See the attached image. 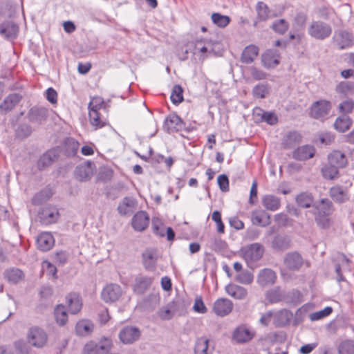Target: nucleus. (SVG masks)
Returning a JSON list of instances; mask_svg holds the SVG:
<instances>
[{"instance_id": "nucleus-1", "label": "nucleus", "mask_w": 354, "mask_h": 354, "mask_svg": "<svg viewBox=\"0 0 354 354\" xmlns=\"http://www.w3.org/2000/svg\"><path fill=\"white\" fill-rule=\"evenodd\" d=\"M241 252L247 264L251 266L254 263L262 258L264 248L261 244L254 243L243 247Z\"/></svg>"}, {"instance_id": "nucleus-2", "label": "nucleus", "mask_w": 354, "mask_h": 354, "mask_svg": "<svg viewBox=\"0 0 354 354\" xmlns=\"http://www.w3.org/2000/svg\"><path fill=\"white\" fill-rule=\"evenodd\" d=\"M308 32L312 37L324 40L330 37L332 28L330 24L322 21H313L308 27Z\"/></svg>"}, {"instance_id": "nucleus-3", "label": "nucleus", "mask_w": 354, "mask_h": 354, "mask_svg": "<svg viewBox=\"0 0 354 354\" xmlns=\"http://www.w3.org/2000/svg\"><path fill=\"white\" fill-rule=\"evenodd\" d=\"M332 108L331 102L326 100H320L313 102L310 108V116L316 120H324L327 118Z\"/></svg>"}, {"instance_id": "nucleus-4", "label": "nucleus", "mask_w": 354, "mask_h": 354, "mask_svg": "<svg viewBox=\"0 0 354 354\" xmlns=\"http://www.w3.org/2000/svg\"><path fill=\"white\" fill-rule=\"evenodd\" d=\"M28 343L36 348L44 347L48 341L46 332L39 326H32L27 333Z\"/></svg>"}, {"instance_id": "nucleus-5", "label": "nucleus", "mask_w": 354, "mask_h": 354, "mask_svg": "<svg viewBox=\"0 0 354 354\" xmlns=\"http://www.w3.org/2000/svg\"><path fill=\"white\" fill-rule=\"evenodd\" d=\"M111 347V340L104 337L99 344L93 342L87 343L84 346L83 354H107Z\"/></svg>"}, {"instance_id": "nucleus-6", "label": "nucleus", "mask_w": 354, "mask_h": 354, "mask_svg": "<svg viewBox=\"0 0 354 354\" xmlns=\"http://www.w3.org/2000/svg\"><path fill=\"white\" fill-rule=\"evenodd\" d=\"M141 332L138 327L126 326L120 330L118 337L124 344H131L138 341Z\"/></svg>"}, {"instance_id": "nucleus-7", "label": "nucleus", "mask_w": 354, "mask_h": 354, "mask_svg": "<svg viewBox=\"0 0 354 354\" xmlns=\"http://www.w3.org/2000/svg\"><path fill=\"white\" fill-rule=\"evenodd\" d=\"M333 41L340 49H346L351 47L353 44V37L351 33L344 30L335 31Z\"/></svg>"}, {"instance_id": "nucleus-8", "label": "nucleus", "mask_w": 354, "mask_h": 354, "mask_svg": "<svg viewBox=\"0 0 354 354\" xmlns=\"http://www.w3.org/2000/svg\"><path fill=\"white\" fill-rule=\"evenodd\" d=\"M121 295V287L118 284L111 283L103 288L101 292V297L106 303L114 302L119 299Z\"/></svg>"}, {"instance_id": "nucleus-9", "label": "nucleus", "mask_w": 354, "mask_h": 354, "mask_svg": "<svg viewBox=\"0 0 354 354\" xmlns=\"http://www.w3.org/2000/svg\"><path fill=\"white\" fill-rule=\"evenodd\" d=\"M19 32V26L12 21H6L0 24V35L8 41L17 38Z\"/></svg>"}, {"instance_id": "nucleus-10", "label": "nucleus", "mask_w": 354, "mask_h": 354, "mask_svg": "<svg viewBox=\"0 0 354 354\" xmlns=\"http://www.w3.org/2000/svg\"><path fill=\"white\" fill-rule=\"evenodd\" d=\"M233 309V303L228 299L219 298L213 304V312L219 317L229 315Z\"/></svg>"}, {"instance_id": "nucleus-11", "label": "nucleus", "mask_w": 354, "mask_h": 354, "mask_svg": "<svg viewBox=\"0 0 354 354\" xmlns=\"http://www.w3.org/2000/svg\"><path fill=\"white\" fill-rule=\"evenodd\" d=\"M333 212V203L328 198H323L319 202H315L310 210L306 212L313 215L317 214H330Z\"/></svg>"}, {"instance_id": "nucleus-12", "label": "nucleus", "mask_w": 354, "mask_h": 354, "mask_svg": "<svg viewBox=\"0 0 354 354\" xmlns=\"http://www.w3.org/2000/svg\"><path fill=\"white\" fill-rule=\"evenodd\" d=\"M183 127V120L176 113L169 114L165 120L164 128L169 133L180 131Z\"/></svg>"}, {"instance_id": "nucleus-13", "label": "nucleus", "mask_w": 354, "mask_h": 354, "mask_svg": "<svg viewBox=\"0 0 354 354\" xmlns=\"http://www.w3.org/2000/svg\"><path fill=\"white\" fill-rule=\"evenodd\" d=\"M22 98V95L19 93H10L0 104V113L6 114L11 111L21 102Z\"/></svg>"}, {"instance_id": "nucleus-14", "label": "nucleus", "mask_w": 354, "mask_h": 354, "mask_svg": "<svg viewBox=\"0 0 354 354\" xmlns=\"http://www.w3.org/2000/svg\"><path fill=\"white\" fill-rule=\"evenodd\" d=\"M93 163L87 161L77 165L75 170V178L80 181L88 180L93 174Z\"/></svg>"}, {"instance_id": "nucleus-15", "label": "nucleus", "mask_w": 354, "mask_h": 354, "mask_svg": "<svg viewBox=\"0 0 354 354\" xmlns=\"http://www.w3.org/2000/svg\"><path fill=\"white\" fill-rule=\"evenodd\" d=\"M149 216L145 211L138 212L132 218L133 228L138 232L144 231L149 225Z\"/></svg>"}, {"instance_id": "nucleus-16", "label": "nucleus", "mask_w": 354, "mask_h": 354, "mask_svg": "<svg viewBox=\"0 0 354 354\" xmlns=\"http://www.w3.org/2000/svg\"><path fill=\"white\" fill-rule=\"evenodd\" d=\"M277 279L274 271L270 268H264L259 271L257 281L261 287H266L274 284Z\"/></svg>"}, {"instance_id": "nucleus-17", "label": "nucleus", "mask_w": 354, "mask_h": 354, "mask_svg": "<svg viewBox=\"0 0 354 354\" xmlns=\"http://www.w3.org/2000/svg\"><path fill=\"white\" fill-rule=\"evenodd\" d=\"M283 263L288 269L298 270L303 265V258L297 252H288L284 258Z\"/></svg>"}, {"instance_id": "nucleus-18", "label": "nucleus", "mask_w": 354, "mask_h": 354, "mask_svg": "<svg viewBox=\"0 0 354 354\" xmlns=\"http://www.w3.org/2000/svg\"><path fill=\"white\" fill-rule=\"evenodd\" d=\"M153 278L151 277L139 275L135 279L133 290L138 295L144 294L151 286Z\"/></svg>"}, {"instance_id": "nucleus-19", "label": "nucleus", "mask_w": 354, "mask_h": 354, "mask_svg": "<svg viewBox=\"0 0 354 354\" xmlns=\"http://www.w3.org/2000/svg\"><path fill=\"white\" fill-rule=\"evenodd\" d=\"M59 216L58 210L51 207L43 208L39 213L41 221L46 225L55 223L58 220Z\"/></svg>"}, {"instance_id": "nucleus-20", "label": "nucleus", "mask_w": 354, "mask_h": 354, "mask_svg": "<svg viewBox=\"0 0 354 354\" xmlns=\"http://www.w3.org/2000/svg\"><path fill=\"white\" fill-rule=\"evenodd\" d=\"M37 244L40 250L48 251L54 245L55 239L50 232H41L37 239Z\"/></svg>"}, {"instance_id": "nucleus-21", "label": "nucleus", "mask_w": 354, "mask_h": 354, "mask_svg": "<svg viewBox=\"0 0 354 354\" xmlns=\"http://www.w3.org/2000/svg\"><path fill=\"white\" fill-rule=\"evenodd\" d=\"M254 337V333L244 326L236 328L232 335L233 339L237 343H245L251 340Z\"/></svg>"}, {"instance_id": "nucleus-22", "label": "nucleus", "mask_w": 354, "mask_h": 354, "mask_svg": "<svg viewBox=\"0 0 354 354\" xmlns=\"http://www.w3.org/2000/svg\"><path fill=\"white\" fill-rule=\"evenodd\" d=\"M59 153L55 149H52L44 153L39 159L37 165L39 169H42L51 165L58 158Z\"/></svg>"}, {"instance_id": "nucleus-23", "label": "nucleus", "mask_w": 354, "mask_h": 354, "mask_svg": "<svg viewBox=\"0 0 354 354\" xmlns=\"http://www.w3.org/2000/svg\"><path fill=\"white\" fill-rule=\"evenodd\" d=\"M315 149L310 145H304L298 147L292 153V157L297 160H306L313 158Z\"/></svg>"}, {"instance_id": "nucleus-24", "label": "nucleus", "mask_w": 354, "mask_h": 354, "mask_svg": "<svg viewBox=\"0 0 354 354\" xmlns=\"http://www.w3.org/2000/svg\"><path fill=\"white\" fill-rule=\"evenodd\" d=\"M136 201L133 197H124L118 206V212L121 216H126L133 212Z\"/></svg>"}, {"instance_id": "nucleus-25", "label": "nucleus", "mask_w": 354, "mask_h": 354, "mask_svg": "<svg viewBox=\"0 0 354 354\" xmlns=\"http://www.w3.org/2000/svg\"><path fill=\"white\" fill-rule=\"evenodd\" d=\"M252 222L254 225L267 226L270 223V216L264 210H256L252 212Z\"/></svg>"}, {"instance_id": "nucleus-26", "label": "nucleus", "mask_w": 354, "mask_h": 354, "mask_svg": "<svg viewBox=\"0 0 354 354\" xmlns=\"http://www.w3.org/2000/svg\"><path fill=\"white\" fill-rule=\"evenodd\" d=\"M66 302L68 310L72 314H76L80 311L82 306L80 297L75 293H71L66 296Z\"/></svg>"}, {"instance_id": "nucleus-27", "label": "nucleus", "mask_w": 354, "mask_h": 354, "mask_svg": "<svg viewBox=\"0 0 354 354\" xmlns=\"http://www.w3.org/2000/svg\"><path fill=\"white\" fill-rule=\"evenodd\" d=\"M291 240L287 235L277 234L272 241V248L277 250H285L290 247Z\"/></svg>"}, {"instance_id": "nucleus-28", "label": "nucleus", "mask_w": 354, "mask_h": 354, "mask_svg": "<svg viewBox=\"0 0 354 354\" xmlns=\"http://www.w3.org/2000/svg\"><path fill=\"white\" fill-rule=\"evenodd\" d=\"M330 196L337 203H342L349 199L347 191L340 186L333 187L330 189Z\"/></svg>"}, {"instance_id": "nucleus-29", "label": "nucleus", "mask_w": 354, "mask_h": 354, "mask_svg": "<svg viewBox=\"0 0 354 354\" xmlns=\"http://www.w3.org/2000/svg\"><path fill=\"white\" fill-rule=\"evenodd\" d=\"M226 292L236 299H243L248 295L247 290L239 285L236 284H228L225 287Z\"/></svg>"}, {"instance_id": "nucleus-30", "label": "nucleus", "mask_w": 354, "mask_h": 354, "mask_svg": "<svg viewBox=\"0 0 354 354\" xmlns=\"http://www.w3.org/2000/svg\"><path fill=\"white\" fill-rule=\"evenodd\" d=\"M259 48L254 45H250L243 50L241 61L246 64L252 63L258 56Z\"/></svg>"}, {"instance_id": "nucleus-31", "label": "nucleus", "mask_w": 354, "mask_h": 354, "mask_svg": "<svg viewBox=\"0 0 354 354\" xmlns=\"http://www.w3.org/2000/svg\"><path fill=\"white\" fill-rule=\"evenodd\" d=\"M214 351V347H209V339L205 337L198 338L195 347V354H212Z\"/></svg>"}, {"instance_id": "nucleus-32", "label": "nucleus", "mask_w": 354, "mask_h": 354, "mask_svg": "<svg viewBox=\"0 0 354 354\" xmlns=\"http://www.w3.org/2000/svg\"><path fill=\"white\" fill-rule=\"evenodd\" d=\"M351 118L346 115H342L337 117L334 122L335 129L341 133L348 131L352 126Z\"/></svg>"}, {"instance_id": "nucleus-33", "label": "nucleus", "mask_w": 354, "mask_h": 354, "mask_svg": "<svg viewBox=\"0 0 354 354\" xmlns=\"http://www.w3.org/2000/svg\"><path fill=\"white\" fill-rule=\"evenodd\" d=\"M329 164L333 165L339 168L344 167L347 164V159L340 151H334L328 155Z\"/></svg>"}, {"instance_id": "nucleus-34", "label": "nucleus", "mask_w": 354, "mask_h": 354, "mask_svg": "<svg viewBox=\"0 0 354 354\" xmlns=\"http://www.w3.org/2000/svg\"><path fill=\"white\" fill-rule=\"evenodd\" d=\"M48 116V110L45 108H32L28 113L29 120L31 122H39L46 120Z\"/></svg>"}, {"instance_id": "nucleus-35", "label": "nucleus", "mask_w": 354, "mask_h": 354, "mask_svg": "<svg viewBox=\"0 0 354 354\" xmlns=\"http://www.w3.org/2000/svg\"><path fill=\"white\" fill-rule=\"evenodd\" d=\"M279 53L275 49L267 50L263 55L262 61L265 66H271L279 64Z\"/></svg>"}, {"instance_id": "nucleus-36", "label": "nucleus", "mask_w": 354, "mask_h": 354, "mask_svg": "<svg viewBox=\"0 0 354 354\" xmlns=\"http://www.w3.org/2000/svg\"><path fill=\"white\" fill-rule=\"evenodd\" d=\"M80 144L73 138L65 139L63 145V150L67 156H75L79 149Z\"/></svg>"}, {"instance_id": "nucleus-37", "label": "nucleus", "mask_w": 354, "mask_h": 354, "mask_svg": "<svg viewBox=\"0 0 354 354\" xmlns=\"http://www.w3.org/2000/svg\"><path fill=\"white\" fill-rule=\"evenodd\" d=\"M292 317V313L286 309L277 312L274 316V324L277 326H284L289 324Z\"/></svg>"}, {"instance_id": "nucleus-38", "label": "nucleus", "mask_w": 354, "mask_h": 354, "mask_svg": "<svg viewBox=\"0 0 354 354\" xmlns=\"http://www.w3.org/2000/svg\"><path fill=\"white\" fill-rule=\"evenodd\" d=\"M263 207L270 211L277 210L281 205L280 199L273 195H266L262 198Z\"/></svg>"}, {"instance_id": "nucleus-39", "label": "nucleus", "mask_w": 354, "mask_h": 354, "mask_svg": "<svg viewBox=\"0 0 354 354\" xmlns=\"http://www.w3.org/2000/svg\"><path fill=\"white\" fill-rule=\"evenodd\" d=\"M296 202L297 205L303 208L312 207L314 202V197L313 194L308 192H301L296 197Z\"/></svg>"}, {"instance_id": "nucleus-40", "label": "nucleus", "mask_w": 354, "mask_h": 354, "mask_svg": "<svg viewBox=\"0 0 354 354\" xmlns=\"http://www.w3.org/2000/svg\"><path fill=\"white\" fill-rule=\"evenodd\" d=\"M220 44L218 42L207 40L205 41L203 47H201L197 52L202 54L218 55L220 50Z\"/></svg>"}, {"instance_id": "nucleus-41", "label": "nucleus", "mask_w": 354, "mask_h": 354, "mask_svg": "<svg viewBox=\"0 0 354 354\" xmlns=\"http://www.w3.org/2000/svg\"><path fill=\"white\" fill-rule=\"evenodd\" d=\"M254 114L260 116L262 121L266 122L270 125H274L278 122L277 116L273 112L265 111L260 108H256L254 109Z\"/></svg>"}, {"instance_id": "nucleus-42", "label": "nucleus", "mask_w": 354, "mask_h": 354, "mask_svg": "<svg viewBox=\"0 0 354 354\" xmlns=\"http://www.w3.org/2000/svg\"><path fill=\"white\" fill-rule=\"evenodd\" d=\"M93 329V325L88 320H81L75 326L76 333L80 336H86L91 334Z\"/></svg>"}, {"instance_id": "nucleus-43", "label": "nucleus", "mask_w": 354, "mask_h": 354, "mask_svg": "<svg viewBox=\"0 0 354 354\" xmlns=\"http://www.w3.org/2000/svg\"><path fill=\"white\" fill-rule=\"evenodd\" d=\"M335 91L344 97L354 94V83L352 82H341L335 88Z\"/></svg>"}, {"instance_id": "nucleus-44", "label": "nucleus", "mask_w": 354, "mask_h": 354, "mask_svg": "<svg viewBox=\"0 0 354 354\" xmlns=\"http://www.w3.org/2000/svg\"><path fill=\"white\" fill-rule=\"evenodd\" d=\"M283 297V292L278 286L268 290L266 294V299L271 304L281 301Z\"/></svg>"}, {"instance_id": "nucleus-45", "label": "nucleus", "mask_w": 354, "mask_h": 354, "mask_svg": "<svg viewBox=\"0 0 354 354\" xmlns=\"http://www.w3.org/2000/svg\"><path fill=\"white\" fill-rule=\"evenodd\" d=\"M88 117L91 125L95 127V129L102 128L106 124V121L101 117V112H97L96 109L89 110Z\"/></svg>"}, {"instance_id": "nucleus-46", "label": "nucleus", "mask_w": 354, "mask_h": 354, "mask_svg": "<svg viewBox=\"0 0 354 354\" xmlns=\"http://www.w3.org/2000/svg\"><path fill=\"white\" fill-rule=\"evenodd\" d=\"M156 259V254L150 250H147L142 253L143 264L147 270L155 267Z\"/></svg>"}, {"instance_id": "nucleus-47", "label": "nucleus", "mask_w": 354, "mask_h": 354, "mask_svg": "<svg viewBox=\"0 0 354 354\" xmlns=\"http://www.w3.org/2000/svg\"><path fill=\"white\" fill-rule=\"evenodd\" d=\"M55 317L57 323L59 326H64L66 324L68 321V315L64 306H57L55 308Z\"/></svg>"}, {"instance_id": "nucleus-48", "label": "nucleus", "mask_w": 354, "mask_h": 354, "mask_svg": "<svg viewBox=\"0 0 354 354\" xmlns=\"http://www.w3.org/2000/svg\"><path fill=\"white\" fill-rule=\"evenodd\" d=\"M257 19L259 21H266L270 17V9L268 6L262 1L257 5Z\"/></svg>"}, {"instance_id": "nucleus-49", "label": "nucleus", "mask_w": 354, "mask_h": 354, "mask_svg": "<svg viewBox=\"0 0 354 354\" xmlns=\"http://www.w3.org/2000/svg\"><path fill=\"white\" fill-rule=\"evenodd\" d=\"M253 279V274L248 270H244L242 272L237 273V274L235 277V281L245 285L252 283Z\"/></svg>"}, {"instance_id": "nucleus-50", "label": "nucleus", "mask_w": 354, "mask_h": 354, "mask_svg": "<svg viewBox=\"0 0 354 354\" xmlns=\"http://www.w3.org/2000/svg\"><path fill=\"white\" fill-rule=\"evenodd\" d=\"M269 93L270 88L268 84H259L252 89V94L254 97L257 98H266Z\"/></svg>"}, {"instance_id": "nucleus-51", "label": "nucleus", "mask_w": 354, "mask_h": 354, "mask_svg": "<svg viewBox=\"0 0 354 354\" xmlns=\"http://www.w3.org/2000/svg\"><path fill=\"white\" fill-rule=\"evenodd\" d=\"M212 20L214 24L220 28L226 27L230 22V18L228 16L218 12L212 15Z\"/></svg>"}, {"instance_id": "nucleus-52", "label": "nucleus", "mask_w": 354, "mask_h": 354, "mask_svg": "<svg viewBox=\"0 0 354 354\" xmlns=\"http://www.w3.org/2000/svg\"><path fill=\"white\" fill-rule=\"evenodd\" d=\"M51 195L52 194L49 189H42L33 196L32 203L33 205H40L46 201Z\"/></svg>"}, {"instance_id": "nucleus-53", "label": "nucleus", "mask_w": 354, "mask_h": 354, "mask_svg": "<svg viewBox=\"0 0 354 354\" xmlns=\"http://www.w3.org/2000/svg\"><path fill=\"white\" fill-rule=\"evenodd\" d=\"M330 215V214L313 215L315 221L319 228L327 229L330 226V220L329 218Z\"/></svg>"}, {"instance_id": "nucleus-54", "label": "nucleus", "mask_w": 354, "mask_h": 354, "mask_svg": "<svg viewBox=\"0 0 354 354\" xmlns=\"http://www.w3.org/2000/svg\"><path fill=\"white\" fill-rule=\"evenodd\" d=\"M354 109V101L352 99H346L342 101L338 106L339 112L342 115L351 113Z\"/></svg>"}, {"instance_id": "nucleus-55", "label": "nucleus", "mask_w": 354, "mask_h": 354, "mask_svg": "<svg viewBox=\"0 0 354 354\" xmlns=\"http://www.w3.org/2000/svg\"><path fill=\"white\" fill-rule=\"evenodd\" d=\"M271 27L275 32L283 35L288 30L289 24L285 19H279L274 21Z\"/></svg>"}, {"instance_id": "nucleus-56", "label": "nucleus", "mask_w": 354, "mask_h": 354, "mask_svg": "<svg viewBox=\"0 0 354 354\" xmlns=\"http://www.w3.org/2000/svg\"><path fill=\"white\" fill-rule=\"evenodd\" d=\"M6 275L9 281L16 283L22 279L24 274L21 270L12 268L7 270Z\"/></svg>"}, {"instance_id": "nucleus-57", "label": "nucleus", "mask_w": 354, "mask_h": 354, "mask_svg": "<svg viewBox=\"0 0 354 354\" xmlns=\"http://www.w3.org/2000/svg\"><path fill=\"white\" fill-rule=\"evenodd\" d=\"M300 141V135L297 132H290L283 141L285 147L290 149Z\"/></svg>"}, {"instance_id": "nucleus-58", "label": "nucleus", "mask_w": 354, "mask_h": 354, "mask_svg": "<svg viewBox=\"0 0 354 354\" xmlns=\"http://www.w3.org/2000/svg\"><path fill=\"white\" fill-rule=\"evenodd\" d=\"M183 88L180 85L176 84L173 87L170 99L174 104H178L183 100Z\"/></svg>"}, {"instance_id": "nucleus-59", "label": "nucleus", "mask_w": 354, "mask_h": 354, "mask_svg": "<svg viewBox=\"0 0 354 354\" xmlns=\"http://www.w3.org/2000/svg\"><path fill=\"white\" fill-rule=\"evenodd\" d=\"M338 168L333 165L329 164L328 166L322 169L324 177L330 180L337 178L339 174Z\"/></svg>"}, {"instance_id": "nucleus-60", "label": "nucleus", "mask_w": 354, "mask_h": 354, "mask_svg": "<svg viewBox=\"0 0 354 354\" xmlns=\"http://www.w3.org/2000/svg\"><path fill=\"white\" fill-rule=\"evenodd\" d=\"M339 354H354V341L346 340L339 346Z\"/></svg>"}, {"instance_id": "nucleus-61", "label": "nucleus", "mask_w": 354, "mask_h": 354, "mask_svg": "<svg viewBox=\"0 0 354 354\" xmlns=\"http://www.w3.org/2000/svg\"><path fill=\"white\" fill-rule=\"evenodd\" d=\"M14 346L15 350L20 354H29L31 351L29 344L21 339L15 342Z\"/></svg>"}, {"instance_id": "nucleus-62", "label": "nucleus", "mask_w": 354, "mask_h": 354, "mask_svg": "<svg viewBox=\"0 0 354 354\" xmlns=\"http://www.w3.org/2000/svg\"><path fill=\"white\" fill-rule=\"evenodd\" d=\"M333 312V308L330 306L324 308L323 310L315 312L310 315L311 321H317L328 316Z\"/></svg>"}, {"instance_id": "nucleus-63", "label": "nucleus", "mask_w": 354, "mask_h": 354, "mask_svg": "<svg viewBox=\"0 0 354 354\" xmlns=\"http://www.w3.org/2000/svg\"><path fill=\"white\" fill-rule=\"evenodd\" d=\"M173 304H167L166 306L162 307L160 309L158 312V315L160 317L165 320H169L171 319L174 314L172 313V310H174V307H172Z\"/></svg>"}, {"instance_id": "nucleus-64", "label": "nucleus", "mask_w": 354, "mask_h": 354, "mask_svg": "<svg viewBox=\"0 0 354 354\" xmlns=\"http://www.w3.org/2000/svg\"><path fill=\"white\" fill-rule=\"evenodd\" d=\"M212 219L216 223L217 231L218 233H224L225 225L221 220V214L220 212L216 210L212 213Z\"/></svg>"}]
</instances>
